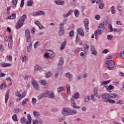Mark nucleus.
Listing matches in <instances>:
<instances>
[{
	"mask_svg": "<svg viewBox=\"0 0 124 124\" xmlns=\"http://www.w3.org/2000/svg\"><path fill=\"white\" fill-rule=\"evenodd\" d=\"M71 105L72 107H73V108H75L76 109H80V108H81V107L77 106L76 105V103H75V101L74 100L72 102Z\"/></svg>",
	"mask_w": 124,
	"mask_h": 124,
	"instance_id": "obj_18",
	"label": "nucleus"
},
{
	"mask_svg": "<svg viewBox=\"0 0 124 124\" xmlns=\"http://www.w3.org/2000/svg\"><path fill=\"white\" fill-rule=\"evenodd\" d=\"M33 115L35 118H36V119H39L40 117H41V115L40 114V113L39 112L37 111H34L33 112Z\"/></svg>",
	"mask_w": 124,
	"mask_h": 124,
	"instance_id": "obj_12",
	"label": "nucleus"
},
{
	"mask_svg": "<svg viewBox=\"0 0 124 124\" xmlns=\"http://www.w3.org/2000/svg\"><path fill=\"white\" fill-rule=\"evenodd\" d=\"M105 29V27H104V24L103 23H101L99 24L98 27V30H99L100 31H103Z\"/></svg>",
	"mask_w": 124,
	"mask_h": 124,
	"instance_id": "obj_21",
	"label": "nucleus"
},
{
	"mask_svg": "<svg viewBox=\"0 0 124 124\" xmlns=\"http://www.w3.org/2000/svg\"><path fill=\"white\" fill-rule=\"evenodd\" d=\"M63 63H64V60L63 58L61 57L59 60V62L58 64V70H62V66H63Z\"/></svg>",
	"mask_w": 124,
	"mask_h": 124,
	"instance_id": "obj_6",
	"label": "nucleus"
},
{
	"mask_svg": "<svg viewBox=\"0 0 124 124\" xmlns=\"http://www.w3.org/2000/svg\"><path fill=\"white\" fill-rule=\"evenodd\" d=\"M90 50L92 55H93V56L97 55V51H96V49H95V47H94V46L91 45L90 46Z\"/></svg>",
	"mask_w": 124,
	"mask_h": 124,
	"instance_id": "obj_7",
	"label": "nucleus"
},
{
	"mask_svg": "<svg viewBox=\"0 0 124 124\" xmlns=\"http://www.w3.org/2000/svg\"><path fill=\"white\" fill-rule=\"evenodd\" d=\"M1 66H2V67H7L8 66H10L11 65V64L9 63H4V62H2L0 63Z\"/></svg>",
	"mask_w": 124,
	"mask_h": 124,
	"instance_id": "obj_22",
	"label": "nucleus"
},
{
	"mask_svg": "<svg viewBox=\"0 0 124 124\" xmlns=\"http://www.w3.org/2000/svg\"><path fill=\"white\" fill-rule=\"evenodd\" d=\"M106 63L108 65L107 68L108 69H111L115 67V62L113 60L107 61Z\"/></svg>",
	"mask_w": 124,
	"mask_h": 124,
	"instance_id": "obj_4",
	"label": "nucleus"
},
{
	"mask_svg": "<svg viewBox=\"0 0 124 124\" xmlns=\"http://www.w3.org/2000/svg\"><path fill=\"white\" fill-rule=\"evenodd\" d=\"M109 23V19L108 18H107L104 22L103 23L104 25H108Z\"/></svg>",
	"mask_w": 124,
	"mask_h": 124,
	"instance_id": "obj_52",
	"label": "nucleus"
},
{
	"mask_svg": "<svg viewBox=\"0 0 124 124\" xmlns=\"http://www.w3.org/2000/svg\"><path fill=\"white\" fill-rule=\"evenodd\" d=\"M60 71L61 70H58L57 68V69H56V72L55 75V78H58V77H59V74H60Z\"/></svg>",
	"mask_w": 124,
	"mask_h": 124,
	"instance_id": "obj_36",
	"label": "nucleus"
},
{
	"mask_svg": "<svg viewBox=\"0 0 124 124\" xmlns=\"http://www.w3.org/2000/svg\"><path fill=\"white\" fill-rule=\"evenodd\" d=\"M111 13L112 14H115V7L114 6L111 7Z\"/></svg>",
	"mask_w": 124,
	"mask_h": 124,
	"instance_id": "obj_60",
	"label": "nucleus"
},
{
	"mask_svg": "<svg viewBox=\"0 0 124 124\" xmlns=\"http://www.w3.org/2000/svg\"><path fill=\"white\" fill-rule=\"evenodd\" d=\"M108 29H110V31L111 32H113V27H112V25L110 24H108Z\"/></svg>",
	"mask_w": 124,
	"mask_h": 124,
	"instance_id": "obj_51",
	"label": "nucleus"
},
{
	"mask_svg": "<svg viewBox=\"0 0 124 124\" xmlns=\"http://www.w3.org/2000/svg\"><path fill=\"white\" fill-rule=\"evenodd\" d=\"M12 3L13 4V8H16L17 3H18V0H12Z\"/></svg>",
	"mask_w": 124,
	"mask_h": 124,
	"instance_id": "obj_23",
	"label": "nucleus"
},
{
	"mask_svg": "<svg viewBox=\"0 0 124 124\" xmlns=\"http://www.w3.org/2000/svg\"><path fill=\"white\" fill-rule=\"evenodd\" d=\"M74 15L76 18H78V17H79V16L80 15V11H79V10H78L77 9H75L74 10Z\"/></svg>",
	"mask_w": 124,
	"mask_h": 124,
	"instance_id": "obj_20",
	"label": "nucleus"
},
{
	"mask_svg": "<svg viewBox=\"0 0 124 124\" xmlns=\"http://www.w3.org/2000/svg\"><path fill=\"white\" fill-rule=\"evenodd\" d=\"M86 54V52H81L80 53V56L81 57H83L84 58V59H85L86 58V55H85V54Z\"/></svg>",
	"mask_w": 124,
	"mask_h": 124,
	"instance_id": "obj_57",
	"label": "nucleus"
},
{
	"mask_svg": "<svg viewBox=\"0 0 124 124\" xmlns=\"http://www.w3.org/2000/svg\"><path fill=\"white\" fill-rule=\"evenodd\" d=\"M91 99L93 101H96V98L95 97V96L93 93H92L91 94Z\"/></svg>",
	"mask_w": 124,
	"mask_h": 124,
	"instance_id": "obj_37",
	"label": "nucleus"
},
{
	"mask_svg": "<svg viewBox=\"0 0 124 124\" xmlns=\"http://www.w3.org/2000/svg\"><path fill=\"white\" fill-rule=\"evenodd\" d=\"M31 82L34 89L37 90V91H39V85H38V83L34 80H32Z\"/></svg>",
	"mask_w": 124,
	"mask_h": 124,
	"instance_id": "obj_10",
	"label": "nucleus"
},
{
	"mask_svg": "<svg viewBox=\"0 0 124 124\" xmlns=\"http://www.w3.org/2000/svg\"><path fill=\"white\" fill-rule=\"evenodd\" d=\"M79 95L80 94H79V93H76L75 94H74L73 97H74V98L77 99L79 98Z\"/></svg>",
	"mask_w": 124,
	"mask_h": 124,
	"instance_id": "obj_39",
	"label": "nucleus"
},
{
	"mask_svg": "<svg viewBox=\"0 0 124 124\" xmlns=\"http://www.w3.org/2000/svg\"><path fill=\"white\" fill-rule=\"evenodd\" d=\"M39 16H45V12L43 11H38Z\"/></svg>",
	"mask_w": 124,
	"mask_h": 124,
	"instance_id": "obj_29",
	"label": "nucleus"
},
{
	"mask_svg": "<svg viewBox=\"0 0 124 124\" xmlns=\"http://www.w3.org/2000/svg\"><path fill=\"white\" fill-rule=\"evenodd\" d=\"M90 99L89 96H86L84 99L85 102H86V103H89V102H90Z\"/></svg>",
	"mask_w": 124,
	"mask_h": 124,
	"instance_id": "obj_44",
	"label": "nucleus"
},
{
	"mask_svg": "<svg viewBox=\"0 0 124 124\" xmlns=\"http://www.w3.org/2000/svg\"><path fill=\"white\" fill-rule=\"evenodd\" d=\"M9 97V95L8 93H6L5 97V102L6 104L7 103V101H8V98Z\"/></svg>",
	"mask_w": 124,
	"mask_h": 124,
	"instance_id": "obj_35",
	"label": "nucleus"
},
{
	"mask_svg": "<svg viewBox=\"0 0 124 124\" xmlns=\"http://www.w3.org/2000/svg\"><path fill=\"white\" fill-rule=\"evenodd\" d=\"M62 90H63V87H59L57 89V92H58V93H61V92H62Z\"/></svg>",
	"mask_w": 124,
	"mask_h": 124,
	"instance_id": "obj_54",
	"label": "nucleus"
},
{
	"mask_svg": "<svg viewBox=\"0 0 124 124\" xmlns=\"http://www.w3.org/2000/svg\"><path fill=\"white\" fill-rule=\"evenodd\" d=\"M37 124H43V120L42 119L37 120Z\"/></svg>",
	"mask_w": 124,
	"mask_h": 124,
	"instance_id": "obj_59",
	"label": "nucleus"
},
{
	"mask_svg": "<svg viewBox=\"0 0 124 124\" xmlns=\"http://www.w3.org/2000/svg\"><path fill=\"white\" fill-rule=\"evenodd\" d=\"M52 75V74H51V72H48L47 73L46 75V78H50L51 77V76Z\"/></svg>",
	"mask_w": 124,
	"mask_h": 124,
	"instance_id": "obj_55",
	"label": "nucleus"
},
{
	"mask_svg": "<svg viewBox=\"0 0 124 124\" xmlns=\"http://www.w3.org/2000/svg\"><path fill=\"white\" fill-rule=\"evenodd\" d=\"M72 12H73V10H70L68 12V13H67L66 14H64L63 15L64 18H66V17H68V16H70V15H71L72 14Z\"/></svg>",
	"mask_w": 124,
	"mask_h": 124,
	"instance_id": "obj_17",
	"label": "nucleus"
},
{
	"mask_svg": "<svg viewBox=\"0 0 124 124\" xmlns=\"http://www.w3.org/2000/svg\"><path fill=\"white\" fill-rule=\"evenodd\" d=\"M63 34H64V30L60 29L59 31V35H62Z\"/></svg>",
	"mask_w": 124,
	"mask_h": 124,
	"instance_id": "obj_38",
	"label": "nucleus"
},
{
	"mask_svg": "<svg viewBox=\"0 0 124 124\" xmlns=\"http://www.w3.org/2000/svg\"><path fill=\"white\" fill-rule=\"evenodd\" d=\"M101 31H103L99 30L98 29L96 30L94 32L95 36H96L97 34H101V33H102V32Z\"/></svg>",
	"mask_w": 124,
	"mask_h": 124,
	"instance_id": "obj_28",
	"label": "nucleus"
},
{
	"mask_svg": "<svg viewBox=\"0 0 124 124\" xmlns=\"http://www.w3.org/2000/svg\"><path fill=\"white\" fill-rule=\"evenodd\" d=\"M15 95L16 96H18V97H21V96H22V94H21V93H20L19 91L16 92Z\"/></svg>",
	"mask_w": 124,
	"mask_h": 124,
	"instance_id": "obj_47",
	"label": "nucleus"
},
{
	"mask_svg": "<svg viewBox=\"0 0 124 124\" xmlns=\"http://www.w3.org/2000/svg\"><path fill=\"white\" fill-rule=\"evenodd\" d=\"M41 84L43 86H46L47 85V81L44 80H41Z\"/></svg>",
	"mask_w": 124,
	"mask_h": 124,
	"instance_id": "obj_49",
	"label": "nucleus"
},
{
	"mask_svg": "<svg viewBox=\"0 0 124 124\" xmlns=\"http://www.w3.org/2000/svg\"><path fill=\"white\" fill-rule=\"evenodd\" d=\"M101 98L103 99H105L104 100V101H107L108 99H109V94L108 93H103L101 95Z\"/></svg>",
	"mask_w": 124,
	"mask_h": 124,
	"instance_id": "obj_11",
	"label": "nucleus"
},
{
	"mask_svg": "<svg viewBox=\"0 0 124 124\" xmlns=\"http://www.w3.org/2000/svg\"><path fill=\"white\" fill-rule=\"evenodd\" d=\"M12 119L14 122H18V119H17V115L16 114L13 115Z\"/></svg>",
	"mask_w": 124,
	"mask_h": 124,
	"instance_id": "obj_41",
	"label": "nucleus"
},
{
	"mask_svg": "<svg viewBox=\"0 0 124 124\" xmlns=\"http://www.w3.org/2000/svg\"><path fill=\"white\" fill-rule=\"evenodd\" d=\"M50 92L48 90H46L45 93H42V96H45L46 97H47L48 96V94Z\"/></svg>",
	"mask_w": 124,
	"mask_h": 124,
	"instance_id": "obj_31",
	"label": "nucleus"
},
{
	"mask_svg": "<svg viewBox=\"0 0 124 124\" xmlns=\"http://www.w3.org/2000/svg\"><path fill=\"white\" fill-rule=\"evenodd\" d=\"M16 18V14H12L11 16H9L8 19H13Z\"/></svg>",
	"mask_w": 124,
	"mask_h": 124,
	"instance_id": "obj_30",
	"label": "nucleus"
},
{
	"mask_svg": "<svg viewBox=\"0 0 124 124\" xmlns=\"http://www.w3.org/2000/svg\"><path fill=\"white\" fill-rule=\"evenodd\" d=\"M28 101H29V98H26L23 100V101H22V106H24L25 104H27V102H28Z\"/></svg>",
	"mask_w": 124,
	"mask_h": 124,
	"instance_id": "obj_42",
	"label": "nucleus"
},
{
	"mask_svg": "<svg viewBox=\"0 0 124 124\" xmlns=\"http://www.w3.org/2000/svg\"><path fill=\"white\" fill-rule=\"evenodd\" d=\"M45 57L47 58L53 59L55 57V53L51 50H48L46 53L45 54Z\"/></svg>",
	"mask_w": 124,
	"mask_h": 124,
	"instance_id": "obj_5",
	"label": "nucleus"
},
{
	"mask_svg": "<svg viewBox=\"0 0 124 124\" xmlns=\"http://www.w3.org/2000/svg\"><path fill=\"white\" fill-rule=\"evenodd\" d=\"M27 19V15H23L18 20L17 24L16 25V30H18L20 28H21L23 25H24V22L25 20Z\"/></svg>",
	"mask_w": 124,
	"mask_h": 124,
	"instance_id": "obj_3",
	"label": "nucleus"
},
{
	"mask_svg": "<svg viewBox=\"0 0 124 124\" xmlns=\"http://www.w3.org/2000/svg\"><path fill=\"white\" fill-rule=\"evenodd\" d=\"M65 45H66V41H64L62 44L61 45V46L60 47V50L62 51V50H63L64 48L65 47Z\"/></svg>",
	"mask_w": 124,
	"mask_h": 124,
	"instance_id": "obj_24",
	"label": "nucleus"
},
{
	"mask_svg": "<svg viewBox=\"0 0 124 124\" xmlns=\"http://www.w3.org/2000/svg\"><path fill=\"white\" fill-rule=\"evenodd\" d=\"M37 101V100L34 98H32V104H35L36 103V102Z\"/></svg>",
	"mask_w": 124,
	"mask_h": 124,
	"instance_id": "obj_58",
	"label": "nucleus"
},
{
	"mask_svg": "<svg viewBox=\"0 0 124 124\" xmlns=\"http://www.w3.org/2000/svg\"><path fill=\"white\" fill-rule=\"evenodd\" d=\"M117 8H118V11H122V6H121V5L118 4L117 5Z\"/></svg>",
	"mask_w": 124,
	"mask_h": 124,
	"instance_id": "obj_56",
	"label": "nucleus"
},
{
	"mask_svg": "<svg viewBox=\"0 0 124 124\" xmlns=\"http://www.w3.org/2000/svg\"><path fill=\"white\" fill-rule=\"evenodd\" d=\"M69 36L70 37H73L74 36V31H73V30H72L71 31H70Z\"/></svg>",
	"mask_w": 124,
	"mask_h": 124,
	"instance_id": "obj_45",
	"label": "nucleus"
},
{
	"mask_svg": "<svg viewBox=\"0 0 124 124\" xmlns=\"http://www.w3.org/2000/svg\"><path fill=\"white\" fill-rule=\"evenodd\" d=\"M77 114V111L68 108H64L62 109V114L63 116H71L72 115H76Z\"/></svg>",
	"mask_w": 124,
	"mask_h": 124,
	"instance_id": "obj_2",
	"label": "nucleus"
},
{
	"mask_svg": "<svg viewBox=\"0 0 124 124\" xmlns=\"http://www.w3.org/2000/svg\"><path fill=\"white\" fill-rule=\"evenodd\" d=\"M104 102H109L110 104H113L116 102V101L114 100L108 98L107 101H104Z\"/></svg>",
	"mask_w": 124,
	"mask_h": 124,
	"instance_id": "obj_26",
	"label": "nucleus"
},
{
	"mask_svg": "<svg viewBox=\"0 0 124 124\" xmlns=\"http://www.w3.org/2000/svg\"><path fill=\"white\" fill-rule=\"evenodd\" d=\"M47 96H49V98H54L55 97V94L53 92H49L47 94Z\"/></svg>",
	"mask_w": 124,
	"mask_h": 124,
	"instance_id": "obj_27",
	"label": "nucleus"
},
{
	"mask_svg": "<svg viewBox=\"0 0 124 124\" xmlns=\"http://www.w3.org/2000/svg\"><path fill=\"white\" fill-rule=\"evenodd\" d=\"M78 33L81 36H84L85 35V33H84V31H83V30H82V29H78Z\"/></svg>",
	"mask_w": 124,
	"mask_h": 124,
	"instance_id": "obj_19",
	"label": "nucleus"
},
{
	"mask_svg": "<svg viewBox=\"0 0 124 124\" xmlns=\"http://www.w3.org/2000/svg\"><path fill=\"white\" fill-rule=\"evenodd\" d=\"M55 3L58 4V5H64V1L61 0H56L55 1Z\"/></svg>",
	"mask_w": 124,
	"mask_h": 124,
	"instance_id": "obj_14",
	"label": "nucleus"
},
{
	"mask_svg": "<svg viewBox=\"0 0 124 124\" xmlns=\"http://www.w3.org/2000/svg\"><path fill=\"white\" fill-rule=\"evenodd\" d=\"M31 15L32 16H39L38 11V12H34L31 13Z\"/></svg>",
	"mask_w": 124,
	"mask_h": 124,
	"instance_id": "obj_46",
	"label": "nucleus"
},
{
	"mask_svg": "<svg viewBox=\"0 0 124 124\" xmlns=\"http://www.w3.org/2000/svg\"><path fill=\"white\" fill-rule=\"evenodd\" d=\"M113 89H114V86L112 85H109V86L107 88L108 90H113Z\"/></svg>",
	"mask_w": 124,
	"mask_h": 124,
	"instance_id": "obj_53",
	"label": "nucleus"
},
{
	"mask_svg": "<svg viewBox=\"0 0 124 124\" xmlns=\"http://www.w3.org/2000/svg\"><path fill=\"white\" fill-rule=\"evenodd\" d=\"M28 120L25 122L26 124H31V114H28L27 115Z\"/></svg>",
	"mask_w": 124,
	"mask_h": 124,
	"instance_id": "obj_16",
	"label": "nucleus"
},
{
	"mask_svg": "<svg viewBox=\"0 0 124 124\" xmlns=\"http://www.w3.org/2000/svg\"><path fill=\"white\" fill-rule=\"evenodd\" d=\"M25 3V0H21L20 3V7H23L24 6V4Z\"/></svg>",
	"mask_w": 124,
	"mask_h": 124,
	"instance_id": "obj_62",
	"label": "nucleus"
},
{
	"mask_svg": "<svg viewBox=\"0 0 124 124\" xmlns=\"http://www.w3.org/2000/svg\"><path fill=\"white\" fill-rule=\"evenodd\" d=\"M65 75L66 78H68V79L70 82L73 81V75H72L71 73H70L69 72L66 73L65 74Z\"/></svg>",
	"mask_w": 124,
	"mask_h": 124,
	"instance_id": "obj_8",
	"label": "nucleus"
},
{
	"mask_svg": "<svg viewBox=\"0 0 124 124\" xmlns=\"http://www.w3.org/2000/svg\"><path fill=\"white\" fill-rule=\"evenodd\" d=\"M66 89H67V93L68 94H70V85L69 84L67 85L66 86Z\"/></svg>",
	"mask_w": 124,
	"mask_h": 124,
	"instance_id": "obj_33",
	"label": "nucleus"
},
{
	"mask_svg": "<svg viewBox=\"0 0 124 124\" xmlns=\"http://www.w3.org/2000/svg\"><path fill=\"white\" fill-rule=\"evenodd\" d=\"M21 124H25L26 123V118L23 117L20 119Z\"/></svg>",
	"mask_w": 124,
	"mask_h": 124,
	"instance_id": "obj_43",
	"label": "nucleus"
},
{
	"mask_svg": "<svg viewBox=\"0 0 124 124\" xmlns=\"http://www.w3.org/2000/svg\"><path fill=\"white\" fill-rule=\"evenodd\" d=\"M25 37L27 42H31L30 45L27 47V52L30 53L32 46V42H31V32L28 30H26L25 32Z\"/></svg>",
	"mask_w": 124,
	"mask_h": 124,
	"instance_id": "obj_1",
	"label": "nucleus"
},
{
	"mask_svg": "<svg viewBox=\"0 0 124 124\" xmlns=\"http://www.w3.org/2000/svg\"><path fill=\"white\" fill-rule=\"evenodd\" d=\"M33 3V2L31 0H29L27 2L28 6H31Z\"/></svg>",
	"mask_w": 124,
	"mask_h": 124,
	"instance_id": "obj_40",
	"label": "nucleus"
},
{
	"mask_svg": "<svg viewBox=\"0 0 124 124\" xmlns=\"http://www.w3.org/2000/svg\"><path fill=\"white\" fill-rule=\"evenodd\" d=\"M6 87H7V85H6V84L2 83L0 85V90H3V89H5Z\"/></svg>",
	"mask_w": 124,
	"mask_h": 124,
	"instance_id": "obj_34",
	"label": "nucleus"
},
{
	"mask_svg": "<svg viewBox=\"0 0 124 124\" xmlns=\"http://www.w3.org/2000/svg\"><path fill=\"white\" fill-rule=\"evenodd\" d=\"M110 81H111V80H108L106 81L101 82H100L101 86H102V85L105 86V85H107V84H109Z\"/></svg>",
	"mask_w": 124,
	"mask_h": 124,
	"instance_id": "obj_25",
	"label": "nucleus"
},
{
	"mask_svg": "<svg viewBox=\"0 0 124 124\" xmlns=\"http://www.w3.org/2000/svg\"><path fill=\"white\" fill-rule=\"evenodd\" d=\"M95 19H96V20H100V16L99 15H96L95 16Z\"/></svg>",
	"mask_w": 124,
	"mask_h": 124,
	"instance_id": "obj_63",
	"label": "nucleus"
},
{
	"mask_svg": "<svg viewBox=\"0 0 124 124\" xmlns=\"http://www.w3.org/2000/svg\"><path fill=\"white\" fill-rule=\"evenodd\" d=\"M65 24V23H61L59 24V28H60V30H63V29L64 28V25Z\"/></svg>",
	"mask_w": 124,
	"mask_h": 124,
	"instance_id": "obj_32",
	"label": "nucleus"
},
{
	"mask_svg": "<svg viewBox=\"0 0 124 124\" xmlns=\"http://www.w3.org/2000/svg\"><path fill=\"white\" fill-rule=\"evenodd\" d=\"M21 59H22V62H26V61H27V58L25 55L22 56Z\"/></svg>",
	"mask_w": 124,
	"mask_h": 124,
	"instance_id": "obj_50",
	"label": "nucleus"
},
{
	"mask_svg": "<svg viewBox=\"0 0 124 124\" xmlns=\"http://www.w3.org/2000/svg\"><path fill=\"white\" fill-rule=\"evenodd\" d=\"M96 3H100L99 5V9H103V8L104 6H105V5L103 4V1H102V2H100V1H97Z\"/></svg>",
	"mask_w": 124,
	"mask_h": 124,
	"instance_id": "obj_15",
	"label": "nucleus"
},
{
	"mask_svg": "<svg viewBox=\"0 0 124 124\" xmlns=\"http://www.w3.org/2000/svg\"><path fill=\"white\" fill-rule=\"evenodd\" d=\"M83 77H82V75H79L78 76V78H77V81H79V80H81L82 79Z\"/></svg>",
	"mask_w": 124,
	"mask_h": 124,
	"instance_id": "obj_64",
	"label": "nucleus"
},
{
	"mask_svg": "<svg viewBox=\"0 0 124 124\" xmlns=\"http://www.w3.org/2000/svg\"><path fill=\"white\" fill-rule=\"evenodd\" d=\"M109 52V50L107 49H104L102 52V54H107Z\"/></svg>",
	"mask_w": 124,
	"mask_h": 124,
	"instance_id": "obj_61",
	"label": "nucleus"
},
{
	"mask_svg": "<svg viewBox=\"0 0 124 124\" xmlns=\"http://www.w3.org/2000/svg\"><path fill=\"white\" fill-rule=\"evenodd\" d=\"M107 39H108V40H112L113 39L112 35H108Z\"/></svg>",
	"mask_w": 124,
	"mask_h": 124,
	"instance_id": "obj_48",
	"label": "nucleus"
},
{
	"mask_svg": "<svg viewBox=\"0 0 124 124\" xmlns=\"http://www.w3.org/2000/svg\"><path fill=\"white\" fill-rule=\"evenodd\" d=\"M84 24L85 28V30L87 32H89V19H85V20L84 21Z\"/></svg>",
	"mask_w": 124,
	"mask_h": 124,
	"instance_id": "obj_9",
	"label": "nucleus"
},
{
	"mask_svg": "<svg viewBox=\"0 0 124 124\" xmlns=\"http://www.w3.org/2000/svg\"><path fill=\"white\" fill-rule=\"evenodd\" d=\"M34 71H42V69L40 66L37 64L34 66Z\"/></svg>",
	"mask_w": 124,
	"mask_h": 124,
	"instance_id": "obj_13",
	"label": "nucleus"
}]
</instances>
